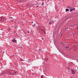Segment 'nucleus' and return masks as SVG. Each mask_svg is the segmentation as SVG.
I'll use <instances>...</instances> for the list:
<instances>
[{"instance_id":"1","label":"nucleus","mask_w":78,"mask_h":78,"mask_svg":"<svg viewBox=\"0 0 78 78\" xmlns=\"http://www.w3.org/2000/svg\"><path fill=\"white\" fill-rule=\"evenodd\" d=\"M5 20V18L3 17L0 18V22H3Z\"/></svg>"},{"instance_id":"2","label":"nucleus","mask_w":78,"mask_h":78,"mask_svg":"<svg viewBox=\"0 0 78 78\" xmlns=\"http://www.w3.org/2000/svg\"><path fill=\"white\" fill-rule=\"evenodd\" d=\"M13 18H12V17H10L9 18V20L11 21V22H13V21L12 20Z\"/></svg>"},{"instance_id":"3","label":"nucleus","mask_w":78,"mask_h":78,"mask_svg":"<svg viewBox=\"0 0 78 78\" xmlns=\"http://www.w3.org/2000/svg\"><path fill=\"white\" fill-rule=\"evenodd\" d=\"M12 42L16 43V42L17 41H16V40H12Z\"/></svg>"},{"instance_id":"4","label":"nucleus","mask_w":78,"mask_h":78,"mask_svg":"<svg viewBox=\"0 0 78 78\" xmlns=\"http://www.w3.org/2000/svg\"><path fill=\"white\" fill-rule=\"evenodd\" d=\"M72 74H75V72L74 71H72Z\"/></svg>"},{"instance_id":"5","label":"nucleus","mask_w":78,"mask_h":78,"mask_svg":"<svg viewBox=\"0 0 78 78\" xmlns=\"http://www.w3.org/2000/svg\"><path fill=\"white\" fill-rule=\"evenodd\" d=\"M51 23H52V21H50L49 22V24H51Z\"/></svg>"},{"instance_id":"6","label":"nucleus","mask_w":78,"mask_h":78,"mask_svg":"<svg viewBox=\"0 0 78 78\" xmlns=\"http://www.w3.org/2000/svg\"><path fill=\"white\" fill-rule=\"evenodd\" d=\"M66 12L67 11H69V9H66Z\"/></svg>"},{"instance_id":"7","label":"nucleus","mask_w":78,"mask_h":78,"mask_svg":"<svg viewBox=\"0 0 78 78\" xmlns=\"http://www.w3.org/2000/svg\"><path fill=\"white\" fill-rule=\"evenodd\" d=\"M48 58L45 59V61H48Z\"/></svg>"},{"instance_id":"8","label":"nucleus","mask_w":78,"mask_h":78,"mask_svg":"<svg viewBox=\"0 0 78 78\" xmlns=\"http://www.w3.org/2000/svg\"><path fill=\"white\" fill-rule=\"evenodd\" d=\"M41 78H44V76L43 75H41Z\"/></svg>"},{"instance_id":"9","label":"nucleus","mask_w":78,"mask_h":78,"mask_svg":"<svg viewBox=\"0 0 78 78\" xmlns=\"http://www.w3.org/2000/svg\"><path fill=\"white\" fill-rule=\"evenodd\" d=\"M20 60L21 61H23V59L22 58H20Z\"/></svg>"},{"instance_id":"10","label":"nucleus","mask_w":78,"mask_h":78,"mask_svg":"<svg viewBox=\"0 0 78 78\" xmlns=\"http://www.w3.org/2000/svg\"><path fill=\"white\" fill-rule=\"evenodd\" d=\"M41 5H42V6H43V5H44V2H42L41 3Z\"/></svg>"},{"instance_id":"11","label":"nucleus","mask_w":78,"mask_h":78,"mask_svg":"<svg viewBox=\"0 0 78 78\" xmlns=\"http://www.w3.org/2000/svg\"><path fill=\"white\" fill-rule=\"evenodd\" d=\"M72 11H73V9H70V12H72Z\"/></svg>"},{"instance_id":"12","label":"nucleus","mask_w":78,"mask_h":78,"mask_svg":"<svg viewBox=\"0 0 78 78\" xmlns=\"http://www.w3.org/2000/svg\"><path fill=\"white\" fill-rule=\"evenodd\" d=\"M73 11H74V10H75V8H74L73 9H72Z\"/></svg>"},{"instance_id":"13","label":"nucleus","mask_w":78,"mask_h":78,"mask_svg":"<svg viewBox=\"0 0 78 78\" xmlns=\"http://www.w3.org/2000/svg\"><path fill=\"white\" fill-rule=\"evenodd\" d=\"M35 26H36V23L34 24V25L32 26V27H34Z\"/></svg>"},{"instance_id":"14","label":"nucleus","mask_w":78,"mask_h":78,"mask_svg":"<svg viewBox=\"0 0 78 78\" xmlns=\"http://www.w3.org/2000/svg\"><path fill=\"white\" fill-rule=\"evenodd\" d=\"M67 8H70V7L68 6L67 7Z\"/></svg>"},{"instance_id":"15","label":"nucleus","mask_w":78,"mask_h":78,"mask_svg":"<svg viewBox=\"0 0 78 78\" xmlns=\"http://www.w3.org/2000/svg\"><path fill=\"white\" fill-rule=\"evenodd\" d=\"M43 31H44V29H43Z\"/></svg>"},{"instance_id":"16","label":"nucleus","mask_w":78,"mask_h":78,"mask_svg":"<svg viewBox=\"0 0 78 78\" xmlns=\"http://www.w3.org/2000/svg\"><path fill=\"white\" fill-rule=\"evenodd\" d=\"M39 7V5H37V7Z\"/></svg>"},{"instance_id":"17","label":"nucleus","mask_w":78,"mask_h":78,"mask_svg":"<svg viewBox=\"0 0 78 78\" xmlns=\"http://www.w3.org/2000/svg\"><path fill=\"white\" fill-rule=\"evenodd\" d=\"M28 33H30V32H29V31H28Z\"/></svg>"},{"instance_id":"18","label":"nucleus","mask_w":78,"mask_h":78,"mask_svg":"<svg viewBox=\"0 0 78 78\" xmlns=\"http://www.w3.org/2000/svg\"><path fill=\"white\" fill-rule=\"evenodd\" d=\"M44 34H45V31H44Z\"/></svg>"},{"instance_id":"19","label":"nucleus","mask_w":78,"mask_h":78,"mask_svg":"<svg viewBox=\"0 0 78 78\" xmlns=\"http://www.w3.org/2000/svg\"><path fill=\"white\" fill-rule=\"evenodd\" d=\"M41 31H43V30L41 29Z\"/></svg>"},{"instance_id":"20","label":"nucleus","mask_w":78,"mask_h":78,"mask_svg":"<svg viewBox=\"0 0 78 78\" xmlns=\"http://www.w3.org/2000/svg\"><path fill=\"white\" fill-rule=\"evenodd\" d=\"M41 49H39V50H41Z\"/></svg>"},{"instance_id":"21","label":"nucleus","mask_w":78,"mask_h":78,"mask_svg":"<svg viewBox=\"0 0 78 78\" xmlns=\"http://www.w3.org/2000/svg\"><path fill=\"white\" fill-rule=\"evenodd\" d=\"M29 61H30V59H29Z\"/></svg>"},{"instance_id":"22","label":"nucleus","mask_w":78,"mask_h":78,"mask_svg":"<svg viewBox=\"0 0 78 78\" xmlns=\"http://www.w3.org/2000/svg\"><path fill=\"white\" fill-rule=\"evenodd\" d=\"M32 23H33V22H32Z\"/></svg>"},{"instance_id":"23","label":"nucleus","mask_w":78,"mask_h":78,"mask_svg":"<svg viewBox=\"0 0 78 78\" xmlns=\"http://www.w3.org/2000/svg\"><path fill=\"white\" fill-rule=\"evenodd\" d=\"M31 62V61H30V62H30V63Z\"/></svg>"},{"instance_id":"24","label":"nucleus","mask_w":78,"mask_h":78,"mask_svg":"<svg viewBox=\"0 0 78 78\" xmlns=\"http://www.w3.org/2000/svg\"><path fill=\"white\" fill-rule=\"evenodd\" d=\"M42 39H44V38H43Z\"/></svg>"},{"instance_id":"25","label":"nucleus","mask_w":78,"mask_h":78,"mask_svg":"<svg viewBox=\"0 0 78 78\" xmlns=\"http://www.w3.org/2000/svg\"><path fill=\"white\" fill-rule=\"evenodd\" d=\"M76 25H77V26L78 25V24H76Z\"/></svg>"},{"instance_id":"26","label":"nucleus","mask_w":78,"mask_h":78,"mask_svg":"<svg viewBox=\"0 0 78 78\" xmlns=\"http://www.w3.org/2000/svg\"><path fill=\"white\" fill-rule=\"evenodd\" d=\"M67 48H69V47H67Z\"/></svg>"},{"instance_id":"27","label":"nucleus","mask_w":78,"mask_h":78,"mask_svg":"<svg viewBox=\"0 0 78 78\" xmlns=\"http://www.w3.org/2000/svg\"><path fill=\"white\" fill-rule=\"evenodd\" d=\"M61 43H62V42H61Z\"/></svg>"},{"instance_id":"28","label":"nucleus","mask_w":78,"mask_h":78,"mask_svg":"<svg viewBox=\"0 0 78 78\" xmlns=\"http://www.w3.org/2000/svg\"><path fill=\"white\" fill-rule=\"evenodd\" d=\"M62 35H61V36H62Z\"/></svg>"}]
</instances>
